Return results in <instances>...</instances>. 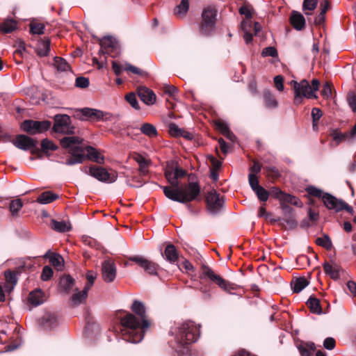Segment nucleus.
Masks as SVG:
<instances>
[{
	"instance_id": "60",
	"label": "nucleus",
	"mask_w": 356,
	"mask_h": 356,
	"mask_svg": "<svg viewBox=\"0 0 356 356\" xmlns=\"http://www.w3.org/2000/svg\"><path fill=\"white\" fill-rule=\"evenodd\" d=\"M323 113L321 109L318 108H313L312 110V118L313 127H314L316 125V123L321 118Z\"/></svg>"
},
{
	"instance_id": "64",
	"label": "nucleus",
	"mask_w": 356,
	"mask_h": 356,
	"mask_svg": "<svg viewBox=\"0 0 356 356\" xmlns=\"http://www.w3.org/2000/svg\"><path fill=\"white\" fill-rule=\"evenodd\" d=\"M284 193V192L278 187H272L269 191V195L280 201Z\"/></svg>"
},
{
	"instance_id": "33",
	"label": "nucleus",
	"mask_w": 356,
	"mask_h": 356,
	"mask_svg": "<svg viewBox=\"0 0 356 356\" xmlns=\"http://www.w3.org/2000/svg\"><path fill=\"white\" fill-rule=\"evenodd\" d=\"M323 270L326 275H328L333 280L339 278V270L336 264L332 265L327 261L323 264Z\"/></svg>"
},
{
	"instance_id": "58",
	"label": "nucleus",
	"mask_w": 356,
	"mask_h": 356,
	"mask_svg": "<svg viewBox=\"0 0 356 356\" xmlns=\"http://www.w3.org/2000/svg\"><path fill=\"white\" fill-rule=\"evenodd\" d=\"M96 278V274L93 273L92 271H88L86 273V279H87V283L85 286V289L88 291L90 289L92 286L94 284L95 280Z\"/></svg>"
},
{
	"instance_id": "13",
	"label": "nucleus",
	"mask_w": 356,
	"mask_h": 356,
	"mask_svg": "<svg viewBox=\"0 0 356 356\" xmlns=\"http://www.w3.org/2000/svg\"><path fill=\"white\" fill-rule=\"evenodd\" d=\"M129 260L135 262L150 275H157L159 265L141 256L136 255L129 257Z\"/></svg>"
},
{
	"instance_id": "52",
	"label": "nucleus",
	"mask_w": 356,
	"mask_h": 356,
	"mask_svg": "<svg viewBox=\"0 0 356 356\" xmlns=\"http://www.w3.org/2000/svg\"><path fill=\"white\" fill-rule=\"evenodd\" d=\"M307 193L313 197L321 198L325 193H323L321 189L316 188L315 186H310L306 188Z\"/></svg>"
},
{
	"instance_id": "42",
	"label": "nucleus",
	"mask_w": 356,
	"mask_h": 356,
	"mask_svg": "<svg viewBox=\"0 0 356 356\" xmlns=\"http://www.w3.org/2000/svg\"><path fill=\"white\" fill-rule=\"evenodd\" d=\"M30 33L33 35H42L44 33L45 26L38 22H31L29 24Z\"/></svg>"
},
{
	"instance_id": "4",
	"label": "nucleus",
	"mask_w": 356,
	"mask_h": 356,
	"mask_svg": "<svg viewBox=\"0 0 356 356\" xmlns=\"http://www.w3.org/2000/svg\"><path fill=\"white\" fill-rule=\"evenodd\" d=\"M177 329L175 339L182 347L195 342L200 337V327L193 321L184 322Z\"/></svg>"
},
{
	"instance_id": "31",
	"label": "nucleus",
	"mask_w": 356,
	"mask_h": 356,
	"mask_svg": "<svg viewBox=\"0 0 356 356\" xmlns=\"http://www.w3.org/2000/svg\"><path fill=\"white\" fill-rule=\"evenodd\" d=\"M189 9V1L181 0V2L174 9V15L179 18L185 17Z\"/></svg>"
},
{
	"instance_id": "39",
	"label": "nucleus",
	"mask_w": 356,
	"mask_h": 356,
	"mask_svg": "<svg viewBox=\"0 0 356 356\" xmlns=\"http://www.w3.org/2000/svg\"><path fill=\"white\" fill-rule=\"evenodd\" d=\"M140 131L149 138L156 137L158 135L156 127L149 123H144L140 127Z\"/></svg>"
},
{
	"instance_id": "54",
	"label": "nucleus",
	"mask_w": 356,
	"mask_h": 356,
	"mask_svg": "<svg viewBox=\"0 0 356 356\" xmlns=\"http://www.w3.org/2000/svg\"><path fill=\"white\" fill-rule=\"evenodd\" d=\"M248 180L250 187L252 188L253 191L257 190L258 188L261 187V186L259 184L258 177L256 175L250 173L248 175Z\"/></svg>"
},
{
	"instance_id": "27",
	"label": "nucleus",
	"mask_w": 356,
	"mask_h": 356,
	"mask_svg": "<svg viewBox=\"0 0 356 356\" xmlns=\"http://www.w3.org/2000/svg\"><path fill=\"white\" fill-rule=\"evenodd\" d=\"M75 280L69 275L60 277L59 286L65 293H68L73 289Z\"/></svg>"
},
{
	"instance_id": "29",
	"label": "nucleus",
	"mask_w": 356,
	"mask_h": 356,
	"mask_svg": "<svg viewBox=\"0 0 356 356\" xmlns=\"http://www.w3.org/2000/svg\"><path fill=\"white\" fill-rule=\"evenodd\" d=\"M50 226L51 229L58 232H67L71 230V225L64 220L58 221L56 220H51Z\"/></svg>"
},
{
	"instance_id": "8",
	"label": "nucleus",
	"mask_w": 356,
	"mask_h": 356,
	"mask_svg": "<svg viewBox=\"0 0 356 356\" xmlns=\"http://www.w3.org/2000/svg\"><path fill=\"white\" fill-rule=\"evenodd\" d=\"M294 92V104L296 105L301 104L302 97L316 98V95L313 92L311 86L306 79H302L300 83L296 81H291L290 83Z\"/></svg>"
},
{
	"instance_id": "26",
	"label": "nucleus",
	"mask_w": 356,
	"mask_h": 356,
	"mask_svg": "<svg viewBox=\"0 0 356 356\" xmlns=\"http://www.w3.org/2000/svg\"><path fill=\"white\" fill-rule=\"evenodd\" d=\"M330 136L336 142V145H338L340 143L345 141L349 138H353L350 136V131L341 133L338 129H334L330 130Z\"/></svg>"
},
{
	"instance_id": "34",
	"label": "nucleus",
	"mask_w": 356,
	"mask_h": 356,
	"mask_svg": "<svg viewBox=\"0 0 356 356\" xmlns=\"http://www.w3.org/2000/svg\"><path fill=\"white\" fill-rule=\"evenodd\" d=\"M58 198V195L51 191H44L38 197L37 202L40 204H49Z\"/></svg>"
},
{
	"instance_id": "56",
	"label": "nucleus",
	"mask_w": 356,
	"mask_h": 356,
	"mask_svg": "<svg viewBox=\"0 0 356 356\" xmlns=\"http://www.w3.org/2000/svg\"><path fill=\"white\" fill-rule=\"evenodd\" d=\"M347 101L352 111L356 113V94L350 92L347 95Z\"/></svg>"
},
{
	"instance_id": "50",
	"label": "nucleus",
	"mask_w": 356,
	"mask_h": 356,
	"mask_svg": "<svg viewBox=\"0 0 356 356\" xmlns=\"http://www.w3.org/2000/svg\"><path fill=\"white\" fill-rule=\"evenodd\" d=\"M126 100L136 110H139L140 106L136 99V95L133 92L129 93L125 96Z\"/></svg>"
},
{
	"instance_id": "37",
	"label": "nucleus",
	"mask_w": 356,
	"mask_h": 356,
	"mask_svg": "<svg viewBox=\"0 0 356 356\" xmlns=\"http://www.w3.org/2000/svg\"><path fill=\"white\" fill-rule=\"evenodd\" d=\"M263 98L265 103V106L267 108H276L278 105L277 101L275 98L274 95L269 90H264L263 92Z\"/></svg>"
},
{
	"instance_id": "15",
	"label": "nucleus",
	"mask_w": 356,
	"mask_h": 356,
	"mask_svg": "<svg viewBox=\"0 0 356 356\" xmlns=\"http://www.w3.org/2000/svg\"><path fill=\"white\" fill-rule=\"evenodd\" d=\"M12 143L17 148L26 151L31 147L38 145V141L24 134H19L12 141Z\"/></svg>"
},
{
	"instance_id": "16",
	"label": "nucleus",
	"mask_w": 356,
	"mask_h": 356,
	"mask_svg": "<svg viewBox=\"0 0 356 356\" xmlns=\"http://www.w3.org/2000/svg\"><path fill=\"white\" fill-rule=\"evenodd\" d=\"M137 94L140 100L148 106L153 105L156 102V96L154 91L145 86H139Z\"/></svg>"
},
{
	"instance_id": "19",
	"label": "nucleus",
	"mask_w": 356,
	"mask_h": 356,
	"mask_svg": "<svg viewBox=\"0 0 356 356\" xmlns=\"http://www.w3.org/2000/svg\"><path fill=\"white\" fill-rule=\"evenodd\" d=\"M322 200L323 202L324 205L328 209H333L335 211L339 212V208L341 207V204H342V200H337L334 196L332 195L330 193H325L322 197Z\"/></svg>"
},
{
	"instance_id": "41",
	"label": "nucleus",
	"mask_w": 356,
	"mask_h": 356,
	"mask_svg": "<svg viewBox=\"0 0 356 356\" xmlns=\"http://www.w3.org/2000/svg\"><path fill=\"white\" fill-rule=\"evenodd\" d=\"M54 66L57 70L60 72H66L70 70V65L67 62L60 57L54 58Z\"/></svg>"
},
{
	"instance_id": "20",
	"label": "nucleus",
	"mask_w": 356,
	"mask_h": 356,
	"mask_svg": "<svg viewBox=\"0 0 356 356\" xmlns=\"http://www.w3.org/2000/svg\"><path fill=\"white\" fill-rule=\"evenodd\" d=\"M291 26L298 31L302 30L305 26V19L299 12L293 10L289 18Z\"/></svg>"
},
{
	"instance_id": "53",
	"label": "nucleus",
	"mask_w": 356,
	"mask_h": 356,
	"mask_svg": "<svg viewBox=\"0 0 356 356\" xmlns=\"http://www.w3.org/2000/svg\"><path fill=\"white\" fill-rule=\"evenodd\" d=\"M124 70L126 71L131 72L135 74H138L141 76H145L147 74L146 72L131 64H127Z\"/></svg>"
},
{
	"instance_id": "47",
	"label": "nucleus",
	"mask_w": 356,
	"mask_h": 356,
	"mask_svg": "<svg viewBox=\"0 0 356 356\" xmlns=\"http://www.w3.org/2000/svg\"><path fill=\"white\" fill-rule=\"evenodd\" d=\"M41 148L42 151L44 153L47 152L49 150H56L58 147L54 144L51 141L48 139H43L41 141Z\"/></svg>"
},
{
	"instance_id": "55",
	"label": "nucleus",
	"mask_w": 356,
	"mask_h": 356,
	"mask_svg": "<svg viewBox=\"0 0 356 356\" xmlns=\"http://www.w3.org/2000/svg\"><path fill=\"white\" fill-rule=\"evenodd\" d=\"M318 0H304L302 3V9L305 10H314L317 6Z\"/></svg>"
},
{
	"instance_id": "59",
	"label": "nucleus",
	"mask_w": 356,
	"mask_h": 356,
	"mask_svg": "<svg viewBox=\"0 0 356 356\" xmlns=\"http://www.w3.org/2000/svg\"><path fill=\"white\" fill-rule=\"evenodd\" d=\"M89 79L84 76H79L76 79L75 86L77 88H86L89 86Z\"/></svg>"
},
{
	"instance_id": "32",
	"label": "nucleus",
	"mask_w": 356,
	"mask_h": 356,
	"mask_svg": "<svg viewBox=\"0 0 356 356\" xmlns=\"http://www.w3.org/2000/svg\"><path fill=\"white\" fill-rule=\"evenodd\" d=\"M17 23L13 19H7L0 24V30L2 33H9L17 29Z\"/></svg>"
},
{
	"instance_id": "6",
	"label": "nucleus",
	"mask_w": 356,
	"mask_h": 356,
	"mask_svg": "<svg viewBox=\"0 0 356 356\" xmlns=\"http://www.w3.org/2000/svg\"><path fill=\"white\" fill-rule=\"evenodd\" d=\"M81 170L102 182L113 183L116 181L118 177L115 172H108L106 168L96 165L83 167Z\"/></svg>"
},
{
	"instance_id": "57",
	"label": "nucleus",
	"mask_w": 356,
	"mask_h": 356,
	"mask_svg": "<svg viewBox=\"0 0 356 356\" xmlns=\"http://www.w3.org/2000/svg\"><path fill=\"white\" fill-rule=\"evenodd\" d=\"M53 270L52 268L49 266H45L42 271L41 273V279L43 281H47L50 280V278L53 276Z\"/></svg>"
},
{
	"instance_id": "9",
	"label": "nucleus",
	"mask_w": 356,
	"mask_h": 356,
	"mask_svg": "<svg viewBox=\"0 0 356 356\" xmlns=\"http://www.w3.org/2000/svg\"><path fill=\"white\" fill-rule=\"evenodd\" d=\"M207 208L209 212L216 215L223 209L225 200L224 196H220L216 190L209 191L205 197Z\"/></svg>"
},
{
	"instance_id": "38",
	"label": "nucleus",
	"mask_w": 356,
	"mask_h": 356,
	"mask_svg": "<svg viewBox=\"0 0 356 356\" xmlns=\"http://www.w3.org/2000/svg\"><path fill=\"white\" fill-rule=\"evenodd\" d=\"M309 284V282L305 277L297 278L293 283H291L292 289L294 293H300Z\"/></svg>"
},
{
	"instance_id": "22",
	"label": "nucleus",
	"mask_w": 356,
	"mask_h": 356,
	"mask_svg": "<svg viewBox=\"0 0 356 356\" xmlns=\"http://www.w3.org/2000/svg\"><path fill=\"white\" fill-rule=\"evenodd\" d=\"M79 111L81 113L83 116L90 120L100 121L101 118L103 117L102 111L95 108H84L81 109Z\"/></svg>"
},
{
	"instance_id": "23",
	"label": "nucleus",
	"mask_w": 356,
	"mask_h": 356,
	"mask_svg": "<svg viewBox=\"0 0 356 356\" xmlns=\"http://www.w3.org/2000/svg\"><path fill=\"white\" fill-rule=\"evenodd\" d=\"M162 255L170 263H175L178 260L179 254L173 244H168L165 248L164 253Z\"/></svg>"
},
{
	"instance_id": "46",
	"label": "nucleus",
	"mask_w": 356,
	"mask_h": 356,
	"mask_svg": "<svg viewBox=\"0 0 356 356\" xmlns=\"http://www.w3.org/2000/svg\"><path fill=\"white\" fill-rule=\"evenodd\" d=\"M163 92L167 94L170 97L175 99L176 95L177 94L178 89L172 85L164 84L162 88Z\"/></svg>"
},
{
	"instance_id": "28",
	"label": "nucleus",
	"mask_w": 356,
	"mask_h": 356,
	"mask_svg": "<svg viewBox=\"0 0 356 356\" xmlns=\"http://www.w3.org/2000/svg\"><path fill=\"white\" fill-rule=\"evenodd\" d=\"M50 42L51 41L49 38L39 41L36 47L38 55L42 57L47 56L50 51Z\"/></svg>"
},
{
	"instance_id": "51",
	"label": "nucleus",
	"mask_w": 356,
	"mask_h": 356,
	"mask_svg": "<svg viewBox=\"0 0 356 356\" xmlns=\"http://www.w3.org/2000/svg\"><path fill=\"white\" fill-rule=\"evenodd\" d=\"M175 168V165L174 163H171L168 164L165 170V177L170 185L172 183V179H173Z\"/></svg>"
},
{
	"instance_id": "63",
	"label": "nucleus",
	"mask_w": 356,
	"mask_h": 356,
	"mask_svg": "<svg viewBox=\"0 0 356 356\" xmlns=\"http://www.w3.org/2000/svg\"><path fill=\"white\" fill-rule=\"evenodd\" d=\"M134 159L138 163L139 167H148L150 164V161L147 160L141 154H137Z\"/></svg>"
},
{
	"instance_id": "44",
	"label": "nucleus",
	"mask_w": 356,
	"mask_h": 356,
	"mask_svg": "<svg viewBox=\"0 0 356 356\" xmlns=\"http://www.w3.org/2000/svg\"><path fill=\"white\" fill-rule=\"evenodd\" d=\"M22 207L23 203L20 199L11 200L9 204V209L13 216H17Z\"/></svg>"
},
{
	"instance_id": "12",
	"label": "nucleus",
	"mask_w": 356,
	"mask_h": 356,
	"mask_svg": "<svg viewBox=\"0 0 356 356\" xmlns=\"http://www.w3.org/2000/svg\"><path fill=\"white\" fill-rule=\"evenodd\" d=\"M99 44L101 47L100 50L99 51L98 54L101 56L102 55L108 54L111 56H114L112 55L118 54V47L119 44L118 42L111 36L104 37L102 40H99Z\"/></svg>"
},
{
	"instance_id": "45",
	"label": "nucleus",
	"mask_w": 356,
	"mask_h": 356,
	"mask_svg": "<svg viewBox=\"0 0 356 356\" xmlns=\"http://www.w3.org/2000/svg\"><path fill=\"white\" fill-rule=\"evenodd\" d=\"M316 243L318 245L322 246L327 250L330 249L332 247L331 239L327 235H325L323 237L317 238Z\"/></svg>"
},
{
	"instance_id": "49",
	"label": "nucleus",
	"mask_w": 356,
	"mask_h": 356,
	"mask_svg": "<svg viewBox=\"0 0 356 356\" xmlns=\"http://www.w3.org/2000/svg\"><path fill=\"white\" fill-rule=\"evenodd\" d=\"M252 10L250 6L244 5L239 8V13L245 16L247 19L245 21H251L250 19L253 17Z\"/></svg>"
},
{
	"instance_id": "5",
	"label": "nucleus",
	"mask_w": 356,
	"mask_h": 356,
	"mask_svg": "<svg viewBox=\"0 0 356 356\" xmlns=\"http://www.w3.org/2000/svg\"><path fill=\"white\" fill-rule=\"evenodd\" d=\"M218 10L215 7L209 6L202 11V22L200 26V32L203 35H209L213 31Z\"/></svg>"
},
{
	"instance_id": "3",
	"label": "nucleus",
	"mask_w": 356,
	"mask_h": 356,
	"mask_svg": "<svg viewBox=\"0 0 356 356\" xmlns=\"http://www.w3.org/2000/svg\"><path fill=\"white\" fill-rule=\"evenodd\" d=\"M83 140L77 136H65L60 141L62 147L68 149L70 154L67 158L65 164L67 165H74L82 163L86 159H89L99 164L104 163V157L101 155L95 148L91 146L83 147L76 145L82 143Z\"/></svg>"
},
{
	"instance_id": "35",
	"label": "nucleus",
	"mask_w": 356,
	"mask_h": 356,
	"mask_svg": "<svg viewBox=\"0 0 356 356\" xmlns=\"http://www.w3.org/2000/svg\"><path fill=\"white\" fill-rule=\"evenodd\" d=\"M88 291L83 288L81 291L74 293L71 297L72 306H77L85 301L88 297Z\"/></svg>"
},
{
	"instance_id": "7",
	"label": "nucleus",
	"mask_w": 356,
	"mask_h": 356,
	"mask_svg": "<svg viewBox=\"0 0 356 356\" xmlns=\"http://www.w3.org/2000/svg\"><path fill=\"white\" fill-rule=\"evenodd\" d=\"M202 274L201 279L209 278L211 281L216 284L220 288L225 291L230 292L236 289L235 284L231 283L223 279L219 275H217L214 271L208 266L203 264L201 266Z\"/></svg>"
},
{
	"instance_id": "2",
	"label": "nucleus",
	"mask_w": 356,
	"mask_h": 356,
	"mask_svg": "<svg viewBox=\"0 0 356 356\" xmlns=\"http://www.w3.org/2000/svg\"><path fill=\"white\" fill-rule=\"evenodd\" d=\"M186 175L187 171L179 168L176 163L170 186H161L166 197L179 203L199 200L200 186L198 182H189L187 185L179 187L178 179L184 177Z\"/></svg>"
},
{
	"instance_id": "10",
	"label": "nucleus",
	"mask_w": 356,
	"mask_h": 356,
	"mask_svg": "<svg viewBox=\"0 0 356 356\" xmlns=\"http://www.w3.org/2000/svg\"><path fill=\"white\" fill-rule=\"evenodd\" d=\"M75 127L72 125L70 117L68 115H56L54 117V124L53 130L56 133H60L67 135L75 134Z\"/></svg>"
},
{
	"instance_id": "24",
	"label": "nucleus",
	"mask_w": 356,
	"mask_h": 356,
	"mask_svg": "<svg viewBox=\"0 0 356 356\" xmlns=\"http://www.w3.org/2000/svg\"><path fill=\"white\" fill-rule=\"evenodd\" d=\"M29 302L33 306H38L44 302V293L40 289H35L29 295Z\"/></svg>"
},
{
	"instance_id": "14",
	"label": "nucleus",
	"mask_w": 356,
	"mask_h": 356,
	"mask_svg": "<svg viewBox=\"0 0 356 356\" xmlns=\"http://www.w3.org/2000/svg\"><path fill=\"white\" fill-rule=\"evenodd\" d=\"M102 278L106 282H112L116 276V267L114 261L105 260L102 265Z\"/></svg>"
},
{
	"instance_id": "25",
	"label": "nucleus",
	"mask_w": 356,
	"mask_h": 356,
	"mask_svg": "<svg viewBox=\"0 0 356 356\" xmlns=\"http://www.w3.org/2000/svg\"><path fill=\"white\" fill-rule=\"evenodd\" d=\"M58 323L57 317L55 314H47L42 318V326L45 330L54 328Z\"/></svg>"
},
{
	"instance_id": "30",
	"label": "nucleus",
	"mask_w": 356,
	"mask_h": 356,
	"mask_svg": "<svg viewBox=\"0 0 356 356\" xmlns=\"http://www.w3.org/2000/svg\"><path fill=\"white\" fill-rule=\"evenodd\" d=\"M306 304L312 313L316 314H322V307L319 299L314 296H310Z\"/></svg>"
},
{
	"instance_id": "36",
	"label": "nucleus",
	"mask_w": 356,
	"mask_h": 356,
	"mask_svg": "<svg viewBox=\"0 0 356 356\" xmlns=\"http://www.w3.org/2000/svg\"><path fill=\"white\" fill-rule=\"evenodd\" d=\"M291 204L296 207H302V202L300 200L299 198L297 197L292 195L289 193H284L282 197H281L280 200V204Z\"/></svg>"
},
{
	"instance_id": "11",
	"label": "nucleus",
	"mask_w": 356,
	"mask_h": 356,
	"mask_svg": "<svg viewBox=\"0 0 356 356\" xmlns=\"http://www.w3.org/2000/svg\"><path fill=\"white\" fill-rule=\"evenodd\" d=\"M51 125V122L48 120H26L22 123L21 127L27 134L34 135L47 131Z\"/></svg>"
},
{
	"instance_id": "48",
	"label": "nucleus",
	"mask_w": 356,
	"mask_h": 356,
	"mask_svg": "<svg viewBox=\"0 0 356 356\" xmlns=\"http://www.w3.org/2000/svg\"><path fill=\"white\" fill-rule=\"evenodd\" d=\"M261 202H266L269 197V191L261 186L254 191Z\"/></svg>"
},
{
	"instance_id": "21",
	"label": "nucleus",
	"mask_w": 356,
	"mask_h": 356,
	"mask_svg": "<svg viewBox=\"0 0 356 356\" xmlns=\"http://www.w3.org/2000/svg\"><path fill=\"white\" fill-rule=\"evenodd\" d=\"M44 259H49V263L57 270H61L64 265V259L61 255L48 250L43 256Z\"/></svg>"
},
{
	"instance_id": "62",
	"label": "nucleus",
	"mask_w": 356,
	"mask_h": 356,
	"mask_svg": "<svg viewBox=\"0 0 356 356\" xmlns=\"http://www.w3.org/2000/svg\"><path fill=\"white\" fill-rule=\"evenodd\" d=\"M261 55L264 57H266V56L276 57V56H277V51L273 47H268L264 48L262 50Z\"/></svg>"
},
{
	"instance_id": "18",
	"label": "nucleus",
	"mask_w": 356,
	"mask_h": 356,
	"mask_svg": "<svg viewBox=\"0 0 356 356\" xmlns=\"http://www.w3.org/2000/svg\"><path fill=\"white\" fill-rule=\"evenodd\" d=\"M19 274V271H13L10 270H8L4 272V277L6 280L4 289L6 292L10 293L13 291L17 283V276Z\"/></svg>"
},
{
	"instance_id": "40",
	"label": "nucleus",
	"mask_w": 356,
	"mask_h": 356,
	"mask_svg": "<svg viewBox=\"0 0 356 356\" xmlns=\"http://www.w3.org/2000/svg\"><path fill=\"white\" fill-rule=\"evenodd\" d=\"M247 25L251 26V21H242L241 24V29L244 32L243 38L246 44H250L252 41L253 34L250 31V28L247 29Z\"/></svg>"
},
{
	"instance_id": "61",
	"label": "nucleus",
	"mask_w": 356,
	"mask_h": 356,
	"mask_svg": "<svg viewBox=\"0 0 356 356\" xmlns=\"http://www.w3.org/2000/svg\"><path fill=\"white\" fill-rule=\"evenodd\" d=\"M182 129L179 128V127L175 123H170L169 124V132L171 136L175 137H179L181 135Z\"/></svg>"
},
{
	"instance_id": "43",
	"label": "nucleus",
	"mask_w": 356,
	"mask_h": 356,
	"mask_svg": "<svg viewBox=\"0 0 356 356\" xmlns=\"http://www.w3.org/2000/svg\"><path fill=\"white\" fill-rule=\"evenodd\" d=\"M266 175L273 181L277 180L280 176L279 170L275 166H266L264 168Z\"/></svg>"
},
{
	"instance_id": "17",
	"label": "nucleus",
	"mask_w": 356,
	"mask_h": 356,
	"mask_svg": "<svg viewBox=\"0 0 356 356\" xmlns=\"http://www.w3.org/2000/svg\"><path fill=\"white\" fill-rule=\"evenodd\" d=\"M281 209L284 215L283 220L290 228H296L298 222L295 218L294 209L286 204H281Z\"/></svg>"
},
{
	"instance_id": "1",
	"label": "nucleus",
	"mask_w": 356,
	"mask_h": 356,
	"mask_svg": "<svg viewBox=\"0 0 356 356\" xmlns=\"http://www.w3.org/2000/svg\"><path fill=\"white\" fill-rule=\"evenodd\" d=\"M130 309L131 313L124 312V316L120 317L121 333L124 341L137 343L143 340L145 332L152 323L141 301L134 300Z\"/></svg>"
}]
</instances>
